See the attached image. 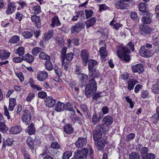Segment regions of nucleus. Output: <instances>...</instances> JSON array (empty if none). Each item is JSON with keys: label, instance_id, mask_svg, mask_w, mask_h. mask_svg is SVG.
Wrapping results in <instances>:
<instances>
[{"label": "nucleus", "instance_id": "obj_27", "mask_svg": "<svg viewBox=\"0 0 159 159\" xmlns=\"http://www.w3.org/2000/svg\"><path fill=\"white\" fill-rule=\"evenodd\" d=\"M88 61V67L89 70L95 69L94 68L97 64V62L94 60H90Z\"/></svg>", "mask_w": 159, "mask_h": 159}, {"label": "nucleus", "instance_id": "obj_6", "mask_svg": "<svg viewBox=\"0 0 159 159\" xmlns=\"http://www.w3.org/2000/svg\"><path fill=\"white\" fill-rule=\"evenodd\" d=\"M85 25L82 22H79L74 25L72 26L71 28V33L75 34L78 33L83 28H84Z\"/></svg>", "mask_w": 159, "mask_h": 159}, {"label": "nucleus", "instance_id": "obj_19", "mask_svg": "<svg viewBox=\"0 0 159 159\" xmlns=\"http://www.w3.org/2000/svg\"><path fill=\"white\" fill-rule=\"evenodd\" d=\"M113 119L112 117L107 116L104 117L102 120V122L104 125L106 126H108L112 123Z\"/></svg>", "mask_w": 159, "mask_h": 159}, {"label": "nucleus", "instance_id": "obj_8", "mask_svg": "<svg viewBox=\"0 0 159 159\" xmlns=\"http://www.w3.org/2000/svg\"><path fill=\"white\" fill-rule=\"evenodd\" d=\"M139 52L141 56L143 57L148 58L152 56L151 50L148 49L145 46L141 47Z\"/></svg>", "mask_w": 159, "mask_h": 159}, {"label": "nucleus", "instance_id": "obj_46", "mask_svg": "<svg viewBox=\"0 0 159 159\" xmlns=\"http://www.w3.org/2000/svg\"><path fill=\"white\" fill-rule=\"evenodd\" d=\"M42 51L43 50L41 48L39 47H34L32 49V53L33 55L36 56Z\"/></svg>", "mask_w": 159, "mask_h": 159}, {"label": "nucleus", "instance_id": "obj_7", "mask_svg": "<svg viewBox=\"0 0 159 159\" xmlns=\"http://www.w3.org/2000/svg\"><path fill=\"white\" fill-rule=\"evenodd\" d=\"M115 7L117 9L121 10L129 9L130 7L128 3H125L121 0L116 2L115 4Z\"/></svg>", "mask_w": 159, "mask_h": 159}, {"label": "nucleus", "instance_id": "obj_55", "mask_svg": "<svg viewBox=\"0 0 159 159\" xmlns=\"http://www.w3.org/2000/svg\"><path fill=\"white\" fill-rule=\"evenodd\" d=\"M63 59V61H62V66L64 65L63 66V68L66 70H68L70 63H68L67 61H65L64 59Z\"/></svg>", "mask_w": 159, "mask_h": 159}, {"label": "nucleus", "instance_id": "obj_11", "mask_svg": "<svg viewBox=\"0 0 159 159\" xmlns=\"http://www.w3.org/2000/svg\"><path fill=\"white\" fill-rule=\"evenodd\" d=\"M48 76V73L45 71H39L37 75V80L40 81H44Z\"/></svg>", "mask_w": 159, "mask_h": 159}, {"label": "nucleus", "instance_id": "obj_47", "mask_svg": "<svg viewBox=\"0 0 159 159\" xmlns=\"http://www.w3.org/2000/svg\"><path fill=\"white\" fill-rule=\"evenodd\" d=\"M8 130L7 127L3 122H0V131L5 133Z\"/></svg>", "mask_w": 159, "mask_h": 159}, {"label": "nucleus", "instance_id": "obj_22", "mask_svg": "<svg viewBox=\"0 0 159 159\" xmlns=\"http://www.w3.org/2000/svg\"><path fill=\"white\" fill-rule=\"evenodd\" d=\"M16 105V100L14 98H9V106L8 110L12 111Z\"/></svg>", "mask_w": 159, "mask_h": 159}, {"label": "nucleus", "instance_id": "obj_25", "mask_svg": "<svg viewBox=\"0 0 159 159\" xmlns=\"http://www.w3.org/2000/svg\"><path fill=\"white\" fill-rule=\"evenodd\" d=\"M10 53L5 50H1L0 51V58L7 59L9 57Z\"/></svg>", "mask_w": 159, "mask_h": 159}, {"label": "nucleus", "instance_id": "obj_37", "mask_svg": "<svg viewBox=\"0 0 159 159\" xmlns=\"http://www.w3.org/2000/svg\"><path fill=\"white\" fill-rule=\"evenodd\" d=\"M95 130L102 133H106L107 132L106 130V127L104 125L101 124L97 125Z\"/></svg>", "mask_w": 159, "mask_h": 159}, {"label": "nucleus", "instance_id": "obj_32", "mask_svg": "<svg viewBox=\"0 0 159 159\" xmlns=\"http://www.w3.org/2000/svg\"><path fill=\"white\" fill-rule=\"evenodd\" d=\"M53 34V31L52 30H48L44 34L43 39L44 40H48L50 39Z\"/></svg>", "mask_w": 159, "mask_h": 159}, {"label": "nucleus", "instance_id": "obj_9", "mask_svg": "<svg viewBox=\"0 0 159 159\" xmlns=\"http://www.w3.org/2000/svg\"><path fill=\"white\" fill-rule=\"evenodd\" d=\"M95 142L96 143L95 145L98 150L101 151L103 149L106 143L105 139L101 138Z\"/></svg>", "mask_w": 159, "mask_h": 159}, {"label": "nucleus", "instance_id": "obj_14", "mask_svg": "<svg viewBox=\"0 0 159 159\" xmlns=\"http://www.w3.org/2000/svg\"><path fill=\"white\" fill-rule=\"evenodd\" d=\"M143 15L147 16H144L142 18V22L144 24H150L151 22V19L150 18L151 16V14L148 12H145V14H144Z\"/></svg>", "mask_w": 159, "mask_h": 159}, {"label": "nucleus", "instance_id": "obj_18", "mask_svg": "<svg viewBox=\"0 0 159 159\" xmlns=\"http://www.w3.org/2000/svg\"><path fill=\"white\" fill-rule=\"evenodd\" d=\"M74 107L76 108L75 106H73L70 102H67L65 105L64 104V109L71 112V116H74L75 114V111Z\"/></svg>", "mask_w": 159, "mask_h": 159}, {"label": "nucleus", "instance_id": "obj_17", "mask_svg": "<svg viewBox=\"0 0 159 159\" xmlns=\"http://www.w3.org/2000/svg\"><path fill=\"white\" fill-rule=\"evenodd\" d=\"M32 21L35 23L37 28H39L41 26L40 18L39 16L34 15L31 18Z\"/></svg>", "mask_w": 159, "mask_h": 159}, {"label": "nucleus", "instance_id": "obj_3", "mask_svg": "<svg viewBox=\"0 0 159 159\" xmlns=\"http://www.w3.org/2000/svg\"><path fill=\"white\" fill-rule=\"evenodd\" d=\"M89 83L86 85L85 89V95L87 97H90L97 91L96 83L95 80L92 78L89 80Z\"/></svg>", "mask_w": 159, "mask_h": 159}, {"label": "nucleus", "instance_id": "obj_20", "mask_svg": "<svg viewBox=\"0 0 159 159\" xmlns=\"http://www.w3.org/2000/svg\"><path fill=\"white\" fill-rule=\"evenodd\" d=\"M138 83V81L135 79H131L128 82V89L131 90L133 89L134 85Z\"/></svg>", "mask_w": 159, "mask_h": 159}, {"label": "nucleus", "instance_id": "obj_28", "mask_svg": "<svg viewBox=\"0 0 159 159\" xmlns=\"http://www.w3.org/2000/svg\"><path fill=\"white\" fill-rule=\"evenodd\" d=\"M27 145L31 149H33L34 148V140L30 136L28 137L27 139Z\"/></svg>", "mask_w": 159, "mask_h": 159}, {"label": "nucleus", "instance_id": "obj_44", "mask_svg": "<svg viewBox=\"0 0 159 159\" xmlns=\"http://www.w3.org/2000/svg\"><path fill=\"white\" fill-rule=\"evenodd\" d=\"M141 33L142 34H148L150 33V29L148 26H143L140 30Z\"/></svg>", "mask_w": 159, "mask_h": 159}, {"label": "nucleus", "instance_id": "obj_30", "mask_svg": "<svg viewBox=\"0 0 159 159\" xmlns=\"http://www.w3.org/2000/svg\"><path fill=\"white\" fill-rule=\"evenodd\" d=\"M73 55V54L72 52L68 53L64 56H62L61 58L62 61H63V58H64L65 59V61H67L68 63H70L72 60Z\"/></svg>", "mask_w": 159, "mask_h": 159}, {"label": "nucleus", "instance_id": "obj_36", "mask_svg": "<svg viewBox=\"0 0 159 159\" xmlns=\"http://www.w3.org/2000/svg\"><path fill=\"white\" fill-rule=\"evenodd\" d=\"M89 73L91 75V77H92L93 78H97L99 76V71L96 69L89 70Z\"/></svg>", "mask_w": 159, "mask_h": 159}, {"label": "nucleus", "instance_id": "obj_15", "mask_svg": "<svg viewBox=\"0 0 159 159\" xmlns=\"http://www.w3.org/2000/svg\"><path fill=\"white\" fill-rule=\"evenodd\" d=\"M16 6L15 5V3L13 2H11L9 3L8 5V7L6 11V13L7 14H12L16 9Z\"/></svg>", "mask_w": 159, "mask_h": 159}, {"label": "nucleus", "instance_id": "obj_45", "mask_svg": "<svg viewBox=\"0 0 159 159\" xmlns=\"http://www.w3.org/2000/svg\"><path fill=\"white\" fill-rule=\"evenodd\" d=\"M39 57L40 59H42L47 60H50V57L43 52H41L40 53Z\"/></svg>", "mask_w": 159, "mask_h": 159}, {"label": "nucleus", "instance_id": "obj_21", "mask_svg": "<svg viewBox=\"0 0 159 159\" xmlns=\"http://www.w3.org/2000/svg\"><path fill=\"white\" fill-rule=\"evenodd\" d=\"M61 24L57 16H55L52 18V22L51 26L52 27H54L55 26H60Z\"/></svg>", "mask_w": 159, "mask_h": 159}, {"label": "nucleus", "instance_id": "obj_59", "mask_svg": "<svg viewBox=\"0 0 159 159\" xmlns=\"http://www.w3.org/2000/svg\"><path fill=\"white\" fill-rule=\"evenodd\" d=\"M56 41L58 45L61 46L64 43V40L61 37H58L56 39Z\"/></svg>", "mask_w": 159, "mask_h": 159}, {"label": "nucleus", "instance_id": "obj_49", "mask_svg": "<svg viewBox=\"0 0 159 159\" xmlns=\"http://www.w3.org/2000/svg\"><path fill=\"white\" fill-rule=\"evenodd\" d=\"M72 152L70 151H67L64 152L62 159H69L72 155Z\"/></svg>", "mask_w": 159, "mask_h": 159}, {"label": "nucleus", "instance_id": "obj_63", "mask_svg": "<svg viewBox=\"0 0 159 159\" xmlns=\"http://www.w3.org/2000/svg\"><path fill=\"white\" fill-rule=\"evenodd\" d=\"M54 70L55 72L56 75L58 77L61 76L62 73L59 69L54 68Z\"/></svg>", "mask_w": 159, "mask_h": 159}, {"label": "nucleus", "instance_id": "obj_52", "mask_svg": "<svg viewBox=\"0 0 159 159\" xmlns=\"http://www.w3.org/2000/svg\"><path fill=\"white\" fill-rule=\"evenodd\" d=\"M32 10L33 11H34V14H39L41 11L40 7L38 5H35L33 6Z\"/></svg>", "mask_w": 159, "mask_h": 159}, {"label": "nucleus", "instance_id": "obj_61", "mask_svg": "<svg viewBox=\"0 0 159 159\" xmlns=\"http://www.w3.org/2000/svg\"><path fill=\"white\" fill-rule=\"evenodd\" d=\"M131 18L134 20H137L138 16L137 13L135 11H133L131 13Z\"/></svg>", "mask_w": 159, "mask_h": 159}, {"label": "nucleus", "instance_id": "obj_35", "mask_svg": "<svg viewBox=\"0 0 159 159\" xmlns=\"http://www.w3.org/2000/svg\"><path fill=\"white\" fill-rule=\"evenodd\" d=\"M96 20L95 18H92L86 21L85 23L87 28H88L93 25L96 22Z\"/></svg>", "mask_w": 159, "mask_h": 159}, {"label": "nucleus", "instance_id": "obj_5", "mask_svg": "<svg viewBox=\"0 0 159 159\" xmlns=\"http://www.w3.org/2000/svg\"><path fill=\"white\" fill-rule=\"evenodd\" d=\"M21 117L23 121L25 122L26 125L29 124L31 119L30 112L27 110L25 109L23 111Z\"/></svg>", "mask_w": 159, "mask_h": 159}, {"label": "nucleus", "instance_id": "obj_54", "mask_svg": "<svg viewBox=\"0 0 159 159\" xmlns=\"http://www.w3.org/2000/svg\"><path fill=\"white\" fill-rule=\"evenodd\" d=\"M155 155L152 153H149L147 154L145 156H143V159H155Z\"/></svg>", "mask_w": 159, "mask_h": 159}, {"label": "nucleus", "instance_id": "obj_16", "mask_svg": "<svg viewBox=\"0 0 159 159\" xmlns=\"http://www.w3.org/2000/svg\"><path fill=\"white\" fill-rule=\"evenodd\" d=\"M22 129L20 125H16L11 128L9 130L10 133L13 134H17L21 132Z\"/></svg>", "mask_w": 159, "mask_h": 159}, {"label": "nucleus", "instance_id": "obj_12", "mask_svg": "<svg viewBox=\"0 0 159 159\" xmlns=\"http://www.w3.org/2000/svg\"><path fill=\"white\" fill-rule=\"evenodd\" d=\"M44 102L47 106L49 107H51L54 106L55 105L56 100H54L52 97H48L45 98Z\"/></svg>", "mask_w": 159, "mask_h": 159}, {"label": "nucleus", "instance_id": "obj_10", "mask_svg": "<svg viewBox=\"0 0 159 159\" xmlns=\"http://www.w3.org/2000/svg\"><path fill=\"white\" fill-rule=\"evenodd\" d=\"M87 143L85 138L79 137L75 143V145L78 148H81L85 145Z\"/></svg>", "mask_w": 159, "mask_h": 159}, {"label": "nucleus", "instance_id": "obj_2", "mask_svg": "<svg viewBox=\"0 0 159 159\" xmlns=\"http://www.w3.org/2000/svg\"><path fill=\"white\" fill-rule=\"evenodd\" d=\"M89 150L90 151L89 155L92 158L93 151L90 146H89L87 148H83L80 150L76 151L74 157V159H86Z\"/></svg>", "mask_w": 159, "mask_h": 159}, {"label": "nucleus", "instance_id": "obj_64", "mask_svg": "<svg viewBox=\"0 0 159 159\" xmlns=\"http://www.w3.org/2000/svg\"><path fill=\"white\" fill-rule=\"evenodd\" d=\"M34 97V94L33 93H30L27 96L26 101L28 102L30 101Z\"/></svg>", "mask_w": 159, "mask_h": 159}, {"label": "nucleus", "instance_id": "obj_1", "mask_svg": "<svg viewBox=\"0 0 159 159\" xmlns=\"http://www.w3.org/2000/svg\"><path fill=\"white\" fill-rule=\"evenodd\" d=\"M134 50V44L132 42H130L127 44L126 47H120L116 52L118 56L121 60L128 61L130 60V57L128 53H129L130 51L133 52Z\"/></svg>", "mask_w": 159, "mask_h": 159}, {"label": "nucleus", "instance_id": "obj_48", "mask_svg": "<svg viewBox=\"0 0 159 159\" xmlns=\"http://www.w3.org/2000/svg\"><path fill=\"white\" fill-rule=\"evenodd\" d=\"M50 60H47L45 62V66L47 69L49 71L52 70L53 69L52 65Z\"/></svg>", "mask_w": 159, "mask_h": 159}, {"label": "nucleus", "instance_id": "obj_33", "mask_svg": "<svg viewBox=\"0 0 159 159\" xmlns=\"http://www.w3.org/2000/svg\"><path fill=\"white\" fill-rule=\"evenodd\" d=\"M98 31L101 34L103 38L107 37L108 34V29L107 28H100Z\"/></svg>", "mask_w": 159, "mask_h": 159}, {"label": "nucleus", "instance_id": "obj_39", "mask_svg": "<svg viewBox=\"0 0 159 159\" xmlns=\"http://www.w3.org/2000/svg\"><path fill=\"white\" fill-rule=\"evenodd\" d=\"M28 134L30 135L34 134L36 130L33 123H31L29 125L27 129Z\"/></svg>", "mask_w": 159, "mask_h": 159}, {"label": "nucleus", "instance_id": "obj_24", "mask_svg": "<svg viewBox=\"0 0 159 159\" xmlns=\"http://www.w3.org/2000/svg\"><path fill=\"white\" fill-rule=\"evenodd\" d=\"M64 109V104L58 101L56 104L55 110L57 112L63 111Z\"/></svg>", "mask_w": 159, "mask_h": 159}, {"label": "nucleus", "instance_id": "obj_42", "mask_svg": "<svg viewBox=\"0 0 159 159\" xmlns=\"http://www.w3.org/2000/svg\"><path fill=\"white\" fill-rule=\"evenodd\" d=\"M20 40V37L17 35H14L11 37L9 43H17Z\"/></svg>", "mask_w": 159, "mask_h": 159}, {"label": "nucleus", "instance_id": "obj_31", "mask_svg": "<svg viewBox=\"0 0 159 159\" xmlns=\"http://www.w3.org/2000/svg\"><path fill=\"white\" fill-rule=\"evenodd\" d=\"M64 131L68 134H69L72 133L74 131L73 129L72 128L71 125L69 124H66L65 125L63 128Z\"/></svg>", "mask_w": 159, "mask_h": 159}, {"label": "nucleus", "instance_id": "obj_58", "mask_svg": "<svg viewBox=\"0 0 159 159\" xmlns=\"http://www.w3.org/2000/svg\"><path fill=\"white\" fill-rule=\"evenodd\" d=\"M38 97L43 99L47 96L46 93L44 91H40L38 94Z\"/></svg>", "mask_w": 159, "mask_h": 159}, {"label": "nucleus", "instance_id": "obj_26", "mask_svg": "<svg viewBox=\"0 0 159 159\" xmlns=\"http://www.w3.org/2000/svg\"><path fill=\"white\" fill-rule=\"evenodd\" d=\"M102 92H98L94 94L93 97L92 99L96 100L97 103H100L102 101V96L101 94Z\"/></svg>", "mask_w": 159, "mask_h": 159}, {"label": "nucleus", "instance_id": "obj_23", "mask_svg": "<svg viewBox=\"0 0 159 159\" xmlns=\"http://www.w3.org/2000/svg\"><path fill=\"white\" fill-rule=\"evenodd\" d=\"M79 77L82 83V85L84 86L88 80V75L82 73L79 75Z\"/></svg>", "mask_w": 159, "mask_h": 159}, {"label": "nucleus", "instance_id": "obj_38", "mask_svg": "<svg viewBox=\"0 0 159 159\" xmlns=\"http://www.w3.org/2000/svg\"><path fill=\"white\" fill-rule=\"evenodd\" d=\"M100 53L102 58H105L108 55V52L105 47H102L100 49Z\"/></svg>", "mask_w": 159, "mask_h": 159}, {"label": "nucleus", "instance_id": "obj_43", "mask_svg": "<svg viewBox=\"0 0 159 159\" xmlns=\"http://www.w3.org/2000/svg\"><path fill=\"white\" fill-rule=\"evenodd\" d=\"M152 88L153 92L155 94L159 93V81L153 85Z\"/></svg>", "mask_w": 159, "mask_h": 159}, {"label": "nucleus", "instance_id": "obj_4", "mask_svg": "<svg viewBox=\"0 0 159 159\" xmlns=\"http://www.w3.org/2000/svg\"><path fill=\"white\" fill-rule=\"evenodd\" d=\"M80 57L82 59L83 64L86 66L88 61L89 52L86 49H84L81 51Z\"/></svg>", "mask_w": 159, "mask_h": 159}, {"label": "nucleus", "instance_id": "obj_50", "mask_svg": "<svg viewBox=\"0 0 159 159\" xmlns=\"http://www.w3.org/2000/svg\"><path fill=\"white\" fill-rule=\"evenodd\" d=\"M16 53L18 54L20 56L22 57L25 53L24 48L23 47L19 48L17 49V52Z\"/></svg>", "mask_w": 159, "mask_h": 159}, {"label": "nucleus", "instance_id": "obj_34", "mask_svg": "<svg viewBox=\"0 0 159 159\" xmlns=\"http://www.w3.org/2000/svg\"><path fill=\"white\" fill-rule=\"evenodd\" d=\"M93 137L94 141L98 140V139H100L102 136V133L97 130H94L93 131Z\"/></svg>", "mask_w": 159, "mask_h": 159}, {"label": "nucleus", "instance_id": "obj_62", "mask_svg": "<svg viewBox=\"0 0 159 159\" xmlns=\"http://www.w3.org/2000/svg\"><path fill=\"white\" fill-rule=\"evenodd\" d=\"M81 67L80 66H77L76 68L75 71V74L79 75L81 73Z\"/></svg>", "mask_w": 159, "mask_h": 159}, {"label": "nucleus", "instance_id": "obj_60", "mask_svg": "<svg viewBox=\"0 0 159 159\" xmlns=\"http://www.w3.org/2000/svg\"><path fill=\"white\" fill-rule=\"evenodd\" d=\"M148 93L146 90H144L142 91L141 94V97L143 98H145L148 96Z\"/></svg>", "mask_w": 159, "mask_h": 159}, {"label": "nucleus", "instance_id": "obj_53", "mask_svg": "<svg viewBox=\"0 0 159 159\" xmlns=\"http://www.w3.org/2000/svg\"><path fill=\"white\" fill-rule=\"evenodd\" d=\"M139 10L141 11L144 12V14H145V12H147L146 11V7L145 4L143 3H140L139 5Z\"/></svg>", "mask_w": 159, "mask_h": 159}, {"label": "nucleus", "instance_id": "obj_13", "mask_svg": "<svg viewBox=\"0 0 159 159\" xmlns=\"http://www.w3.org/2000/svg\"><path fill=\"white\" fill-rule=\"evenodd\" d=\"M132 69L134 72H137L139 74L142 72L144 70L143 66L141 64L133 65L132 67Z\"/></svg>", "mask_w": 159, "mask_h": 159}, {"label": "nucleus", "instance_id": "obj_41", "mask_svg": "<svg viewBox=\"0 0 159 159\" xmlns=\"http://www.w3.org/2000/svg\"><path fill=\"white\" fill-rule=\"evenodd\" d=\"M129 159H140L139 154L137 152H132L129 155Z\"/></svg>", "mask_w": 159, "mask_h": 159}, {"label": "nucleus", "instance_id": "obj_57", "mask_svg": "<svg viewBox=\"0 0 159 159\" xmlns=\"http://www.w3.org/2000/svg\"><path fill=\"white\" fill-rule=\"evenodd\" d=\"M51 147L54 149H57L60 148V146L57 142H53L51 143Z\"/></svg>", "mask_w": 159, "mask_h": 159}, {"label": "nucleus", "instance_id": "obj_40", "mask_svg": "<svg viewBox=\"0 0 159 159\" xmlns=\"http://www.w3.org/2000/svg\"><path fill=\"white\" fill-rule=\"evenodd\" d=\"M22 36L25 39H28L32 37L33 36L32 32L31 31H23L22 33Z\"/></svg>", "mask_w": 159, "mask_h": 159}, {"label": "nucleus", "instance_id": "obj_51", "mask_svg": "<svg viewBox=\"0 0 159 159\" xmlns=\"http://www.w3.org/2000/svg\"><path fill=\"white\" fill-rule=\"evenodd\" d=\"M148 148L146 147H143L141 148L140 151V154L141 157L143 158V156H145V154H148Z\"/></svg>", "mask_w": 159, "mask_h": 159}, {"label": "nucleus", "instance_id": "obj_56", "mask_svg": "<svg viewBox=\"0 0 159 159\" xmlns=\"http://www.w3.org/2000/svg\"><path fill=\"white\" fill-rule=\"evenodd\" d=\"M84 11L85 13L86 18L87 19H89V17L92 16L93 15V11L92 10L85 9Z\"/></svg>", "mask_w": 159, "mask_h": 159}, {"label": "nucleus", "instance_id": "obj_29", "mask_svg": "<svg viewBox=\"0 0 159 159\" xmlns=\"http://www.w3.org/2000/svg\"><path fill=\"white\" fill-rule=\"evenodd\" d=\"M24 60L26 61L27 62L31 63L33 61L34 59V57L33 55H30L27 53L23 57Z\"/></svg>", "mask_w": 159, "mask_h": 159}]
</instances>
